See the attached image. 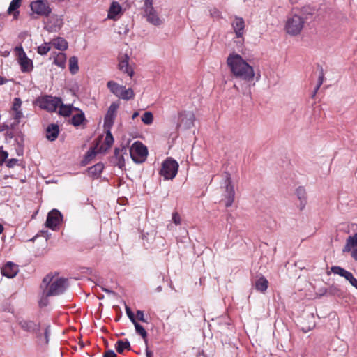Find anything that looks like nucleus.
Listing matches in <instances>:
<instances>
[{
  "instance_id": "nucleus-1",
  "label": "nucleus",
  "mask_w": 357,
  "mask_h": 357,
  "mask_svg": "<svg viewBox=\"0 0 357 357\" xmlns=\"http://www.w3.org/2000/svg\"><path fill=\"white\" fill-rule=\"evenodd\" d=\"M227 63L236 77L246 82H251L254 79L253 68L239 54L236 53L229 54L227 59Z\"/></svg>"
},
{
  "instance_id": "nucleus-2",
  "label": "nucleus",
  "mask_w": 357,
  "mask_h": 357,
  "mask_svg": "<svg viewBox=\"0 0 357 357\" xmlns=\"http://www.w3.org/2000/svg\"><path fill=\"white\" fill-rule=\"evenodd\" d=\"M33 103L42 109L52 112H55L61 103V98L53 97L50 95H44L38 97Z\"/></svg>"
},
{
  "instance_id": "nucleus-3",
  "label": "nucleus",
  "mask_w": 357,
  "mask_h": 357,
  "mask_svg": "<svg viewBox=\"0 0 357 357\" xmlns=\"http://www.w3.org/2000/svg\"><path fill=\"white\" fill-rule=\"evenodd\" d=\"M305 24V20L298 15H294L287 18L284 29L286 32L291 36L300 34Z\"/></svg>"
},
{
  "instance_id": "nucleus-4",
  "label": "nucleus",
  "mask_w": 357,
  "mask_h": 357,
  "mask_svg": "<svg viewBox=\"0 0 357 357\" xmlns=\"http://www.w3.org/2000/svg\"><path fill=\"white\" fill-rule=\"evenodd\" d=\"M130 154L132 160L135 163L141 164L146 160L148 149L142 142L137 141L131 146Z\"/></svg>"
},
{
  "instance_id": "nucleus-5",
  "label": "nucleus",
  "mask_w": 357,
  "mask_h": 357,
  "mask_svg": "<svg viewBox=\"0 0 357 357\" xmlns=\"http://www.w3.org/2000/svg\"><path fill=\"white\" fill-rule=\"evenodd\" d=\"M178 169V162L174 159L169 157L162 162V167L159 173L165 179H172L177 174Z\"/></svg>"
},
{
  "instance_id": "nucleus-6",
  "label": "nucleus",
  "mask_w": 357,
  "mask_h": 357,
  "mask_svg": "<svg viewBox=\"0 0 357 357\" xmlns=\"http://www.w3.org/2000/svg\"><path fill=\"white\" fill-rule=\"evenodd\" d=\"M68 286V280L66 278H60L52 282L47 289L44 290V294L46 297H50L63 294Z\"/></svg>"
},
{
  "instance_id": "nucleus-7",
  "label": "nucleus",
  "mask_w": 357,
  "mask_h": 357,
  "mask_svg": "<svg viewBox=\"0 0 357 357\" xmlns=\"http://www.w3.org/2000/svg\"><path fill=\"white\" fill-rule=\"evenodd\" d=\"M195 114L190 111H182L178 113L177 129L188 130L194 126Z\"/></svg>"
},
{
  "instance_id": "nucleus-8",
  "label": "nucleus",
  "mask_w": 357,
  "mask_h": 357,
  "mask_svg": "<svg viewBox=\"0 0 357 357\" xmlns=\"http://www.w3.org/2000/svg\"><path fill=\"white\" fill-rule=\"evenodd\" d=\"M144 13L149 23L155 26H159L162 23V20L159 17L157 11L153 6V0H145Z\"/></svg>"
},
{
  "instance_id": "nucleus-9",
  "label": "nucleus",
  "mask_w": 357,
  "mask_h": 357,
  "mask_svg": "<svg viewBox=\"0 0 357 357\" xmlns=\"http://www.w3.org/2000/svg\"><path fill=\"white\" fill-rule=\"evenodd\" d=\"M19 325L22 330L34 334L38 340H42L43 336L39 323L32 320L22 319L19 321Z\"/></svg>"
},
{
  "instance_id": "nucleus-10",
  "label": "nucleus",
  "mask_w": 357,
  "mask_h": 357,
  "mask_svg": "<svg viewBox=\"0 0 357 357\" xmlns=\"http://www.w3.org/2000/svg\"><path fill=\"white\" fill-rule=\"evenodd\" d=\"M230 20L232 29L234 30L236 38L239 39V43L243 44L244 42V34L245 32V24L244 20L238 16L230 17Z\"/></svg>"
},
{
  "instance_id": "nucleus-11",
  "label": "nucleus",
  "mask_w": 357,
  "mask_h": 357,
  "mask_svg": "<svg viewBox=\"0 0 357 357\" xmlns=\"http://www.w3.org/2000/svg\"><path fill=\"white\" fill-rule=\"evenodd\" d=\"M15 50L18 51V59L21 70L23 73L31 72L33 68L32 61L26 56V54L22 47H17Z\"/></svg>"
},
{
  "instance_id": "nucleus-12",
  "label": "nucleus",
  "mask_w": 357,
  "mask_h": 357,
  "mask_svg": "<svg viewBox=\"0 0 357 357\" xmlns=\"http://www.w3.org/2000/svg\"><path fill=\"white\" fill-rule=\"evenodd\" d=\"M62 214L57 209H53L47 216L45 226L51 229H54L62 221Z\"/></svg>"
},
{
  "instance_id": "nucleus-13",
  "label": "nucleus",
  "mask_w": 357,
  "mask_h": 357,
  "mask_svg": "<svg viewBox=\"0 0 357 357\" xmlns=\"http://www.w3.org/2000/svg\"><path fill=\"white\" fill-rule=\"evenodd\" d=\"M31 10L38 15L48 17L52 9L43 0H36L31 3Z\"/></svg>"
},
{
  "instance_id": "nucleus-14",
  "label": "nucleus",
  "mask_w": 357,
  "mask_h": 357,
  "mask_svg": "<svg viewBox=\"0 0 357 357\" xmlns=\"http://www.w3.org/2000/svg\"><path fill=\"white\" fill-rule=\"evenodd\" d=\"M331 271L334 274L339 275L340 276L344 278L349 282L351 285L357 289V279L351 272L338 266H332L331 268Z\"/></svg>"
},
{
  "instance_id": "nucleus-15",
  "label": "nucleus",
  "mask_w": 357,
  "mask_h": 357,
  "mask_svg": "<svg viewBox=\"0 0 357 357\" xmlns=\"http://www.w3.org/2000/svg\"><path fill=\"white\" fill-rule=\"evenodd\" d=\"M342 251L349 252L351 257L357 261V233L348 237Z\"/></svg>"
},
{
  "instance_id": "nucleus-16",
  "label": "nucleus",
  "mask_w": 357,
  "mask_h": 357,
  "mask_svg": "<svg viewBox=\"0 0 357 357\" xmlns=\"http://www.w3.org/2000/svg\"><path fill=\"white\" fill-rule=\"evenodd\" d=\"M49 18L45 25V29L48 32H56L63 25V19L57 15L48 16Z\"/></svg>"
},
{
  "instance_id": "nucleus-17",
  "label": "nucleus",
  "mask_w": 357,
  "mask_h": 357,
  "mask_svg": "<svg viewBox=\"0 0 357 357\" xmlns=\"http://www.w3.org/2000/svg\"><path fill=\"white\" fill-rule=\"evenodd\" d=\"M119 107V105L116 102H112L110 105L104 119V127L105 128L110 129L112 127L116 117V112Z\"/></svg>"
},
{
  "instance_id": "nucleus-18",
  "label": "nucleus",
  "mask_w": 357,
  "mask_h": 357,
  "mask_svg": "<svg viewBox=\"0 0 357 357\" xmlns=\"http://www.w3.org/2000/svg\"><path fill=\"white\" fill-rule=\"evenodd\" d=\"M225 183H227L225 194V206L227 207L231 206L234 200L235 191L234 187L231 183V178L229 176H226Z\"/></svg>"
},
{
  "instance_id": "nucleus-19",
  "label": "nucleus",
  "mask_w": 357,
  "mask_h": 357,
  "mask_svg": "<svg viewBox=\"0 0 357 357\" xmlns=\"http://www.w3.org/2000/svg\"><path fill=\"white\" fill-rule=\"evenodd\" d=\"M127 149L125 146L121 149L115 148L114 152V156L112 158V162L115 166H118L120 169H123L125 167V160L123 153H126Z\"/></svg>"
},
{
  "instance_id": "nucleus-20",
  "label": "nucleus",
  "mask_w": 357,
  "mask_h": 357,
  "mask_svg": "<svg viewBox=\"0 0 357 357\" xmlns=\"http://www.w3.org/2000/svg\"><path fill=\"white\" fill-rule=\"evenodd\" d=\"M18 266L13 262L8 261L1 268V274L8 278H14L18 273Z\"/></svg>"
},
{
  "instance_id": "nucleus-21",
  "label": "nucleus",
  "mask_w": 357,
  "mask_h": 357,
  "mask_svg": "<svg viewBox=\"0 0 357 357\" xmlns=\"http://www.w3.org/2000/svg\"><path fill=\"white\" fill-rule=\"evenodd\" d=\"M59 133V128L57 124L51 123L46 128V137L49 141H55Z\"/></svg>"
},
{
  "instance_id": "nucleus-22",
  "label": "nucleus",
  "mask_w": 357,
  "mask_h": 357,
  "mask_svg": "<svg viewBox=\"0 0 357 357\" xmlns=\"http://www.w3.org/2000/svg\"><path fill=\"white\" fill-rule=\"evenodd\" d=\"M107 130L106 132L105 139L104 142V144L101 145L98 149V152L105 153L106 152L113 144L114 143V137L110 131V129L107 128Z\"/></svg>"
},
{
  "instance_id": "nucleus-23",
  "label": "nucleus",
  "mask_w": 357,
  "mask_h": 357,
  "mask_svg": "<svg viewBox=\"0 0 357 357\" xmlns=\"http://www.w3.org/2000/svg\"><path fill=\"white\" fill-rule=\"evenodd\" d=\"M129 56L126 54L124 58L119 61V68L120 70L123 72L124 73L128 74L130 77H132L134 74L133 70L129 66Z\"/></svg>"
},
{
  "instance_id": "nucleus-24",
  "label": "nucleus",
  "mask_w": 357,
  "mask_h": 357,
  "mask_svg": "<svg viewBox=\"0 0 357 357\" xmlns=\"http://www.w3.org/2000/svg\"><path fill=\"white\" fill-rule=\"evenodd\" d=\"M268 287V281L263 275H261L255 282V287L256 290L261 293H265L267 290Z\"/></svg>"
},
{
  "instance_id": "nucleus-25",
  "label": "nucleus",
  "mask_w": 357,
  "mask_h": 357,
  "mask_svg": "<svg viewBox=\"0 0 357 357\" xmlns=\"http://www.w3.org/2000/svg\"><path fill=\"white\" fill-rule=\"evenodd\" d=\"M122 8L118 2L114 1L111 3L109 11L108 18L115 20L116 16L121 13Z\"/></svg>"
},
{
  "instance_id": "nucleus-26",
  "label": "nucleus",
  "mask_w": 357,
  "mask_h": 357,
  "mask_svg": "<svg viewBox=\"0 0 357 357\" xmlns=\"http://www.w3.org/2000/svg\"><path fill=\"white\" fill-rule=\"evenodd\" d=\"M104 169V165L102 162H98L95 165L88 169V173L90 176L93 178H98L102 173Z\"/></svg>"
},
{
  "instance_id": "nucleus-27",
  "label": "nucleus",
  "mask_w": 357,
  "mask_h": 357,
  "mask_svg": "<svg viewBox=\"0 0 357 357\" xmlns=\"http://www.w3.org/2000/svg\"><path fill=\"white\" fill-rule=\"evenodd\" d=\"M107 88L116 96L120 98L123 86H121L114 81H109L107 84Z\"/></svg>"
},
{
  "instance_id": "nucleus-28",
  "label": "nucleus",
  "mask_w": 357,
  "mask_h": 357,
  "mask_svg": "<svg viewBox=\"0 0 357 357\" xmlns=\"http://www.w3.org/2000/svg\"><path fill=\"white\" fill-rule=\"evenodd\" d=\"M115 348L116 351L120 354H123L125 349L128 351L131 350V346L128 340H126L125 341L121 340H118L116 343Z\"/></svg>"
},
{
  "instance_id": "nucleus-29",
  "label": "nucleus",
  "mask_w": 357,
  "mask_h": 357,
  "mask_svg": "<svg viewBox=\"0 0 357 357\" xmlns=\"http://www.w3.org/2000/svg\"><path fill=\"white\" fill-rule=\"evenodd\" d=\"M22 0H12L8 9V13H13L14 18H17L19 15L17 9L20 8Z\"/></svg>"
},
{
  "instance_id": "nucleus-30",
  "label": "nucleus",
  "mask_w": 357,
  "mask_h": 357,
  "mask_svg": "<svg viewBox=\"0 0 357 357\" xmlns=\"http://www.w3.org/2000/svg\"><path fill=\"white\" fill-rule=\"evenodd\" d=\"M296 195L298 198L300 199V209L303 210L306 205V192L304 188L299 187L296 190Z\"/></svg>"
},
{
  "instance_id": "nucleus-31",
  "label": "nucleus",
  "mask_w": 357,
  "mask_h": 357,
  "mask_svg": "<svg viewBox=\"0 0 357 357\" xmlns=\"http://www.w3.org/2000/svg\"><path fill=\"white\" fill-rule=\"evenodd\" d=\"M52 44L59 50L64 51L68 48V42L61 37L54 39Z\"/></svg>"
},
{
  "instance_id": "nucleus-32",
  "label": "nucleus",
  "mask_w": 357,
  "mask_h": 357,
  "mask_svg": "<svg viewBox=\"0 0 357 357\" xmlns=\"http://www.w3.org/2000/svg\"><path fill=\"white\" fill-rule=\"evenodd\" d=\"M85 115L84 113L82 111H80L79 114H77L74 116H73L70 123L72 125H73L75 127L79 126L84 121Z\"/></svg>"
},
{
  "instance_id": "nucleus-33",
  "label": "nucleus",
  "mask_w": 357,
  "mask_h": 357,
  "mask_svg": "<svg viewBox=\"0 0 357 357\" xmlns=\"http://www.w3.org/2000/svg\"><path fill=\"white\" fill-rule=\"evenodd\" d=\"M132 324L135 326L136 333L137 334H139V335H141V337L144 340L145 344H148V340H147L148 334H147V332L145 330V328L141 324H139L137 321H135V322H133Z\"/></svg>"
},
{
  "instance_id": "nucleus-34",
  "label": "nucleus",
  "mask_w": 357,
  "mask_h": 357,
  "mask_svg": "<svg viewBox=\"0 0 357 357\" xmlns=\"http://www.w3.org/2000/svg\"><path fill=\"white\" fill-rule=\"evenodd\" d=\"M98 146V142L96 144L95 147L90 148V149L86 152L84 160H82V163L84 165L88 164L96 155L98 152L96 151L95 149Z\"/></svg>"
},
{
  "instance_id": "nucleus-35",
  "label": "nucleus",
  "mask_w": 357,
  "mask_h": 357,
  "mask_svg": "<svg viewBox=\"0 0 357 357\" xmlns=\"http://www.w3.org/2000/svg\"><path fill=\"white\" fill-rule=\"evenodd\" d=\"M69 70L72 75L76 74L79 70L78 59L73 56L69 59Z\"/></svg>"
},
{
  "instance_id": "nucleus-36",
  "label": "nucleus",
  "mask_w": 357,
  "mask_h": 357,
  "mask_svg": "<svg viewBox=\"0 0 357 357\" xmlns=\"http://www.w3.org/2000/svg\"><path fill=\"white\" fill-rule=\"evenodd\" d=\"M59 114L61 116L67 117L69 116L73 111V105H64L62 102L60 103Z\"/></svg>"
},
{
  "instance_id": "nucleus-37",
  "label": "nucleus",
  "mask_w": 357,
  "mask_h": 357,
  "mask_svg": "<svg viewBox=\"0 0 357 357\" xmlns=\"http://www.w3.org/2000/svg\"><path fill=\"white\" fill-rule=\"evenodd\" d=\"M135 93L133 90L131 88L126 89L123 86V88L121 91V94H120V98L123 100H129L134 98Z\"/></svg>"
},
{
  "instance_id": "nucleus-38",
  "label": "nucleus",
  "mask_w": 357,
  "mask_h": 357,
  "mask_svg": "<svg viewBox=\"0 0 357 357\" xmlns=\"http://www.w3.org/2000/svg\"><path fill=\"white\" fill-rule=\"evenodd\" d=\"M66 61V55L64 53L60 52L54 58V63L61 68L65 67V63Z\"/></svg>"
},
{
  "instance_id": "nucleus-39",
  "label": "nucleus",
  "mask_w": 357,
  "mask_h": 357,
  "mask_svg": "<svg viewBox=\"0 0 357 357\" xmlns=\"http://www.w3.org/2000/svg\"><path fill=\"white\" fill-rule=\"evenodd\" d=\"M142 122L146 125H150L153 121V115L151 112H146L142 116Z\"/></svg>"
},
{
  "instance_id": "nucleus-40",
  "label": "nucleus",
  "mask_w": 357,
  "mask_h": 357,
  "mask_svg": "<svg viewBox=\"0 0 357 357\" xmlns=\"http://www.w3.org/2000/svg\"><path fill=\"white\" fill-rule=\"evenodd\" d=\"M50 333V326L47 325L45 328L43 334L42 333L43 339H42V340H39V342L45 345L48 344Z\"/></svg>"
},
{
  "instance_id": "nucleus-41",
  "label": "nucleus",
  "mask_w": 357,
  "mask_h": 357,
  "mask_svg": "<svg viewBox=\"0 0 357 357\" xmlns=\"http://www.w3.org/2000/svg\"><path fill=\"white\" fill-rule=\"evenodd\" d=\"M324 79V73L323 68H321V70H320L319 75L318 83H317V86H316V88L314 89V91L313 94H312V98L315 96V95H316L317 92L318 91L319 89L320 88V86L323 84Z\"/></svg>"
},
{
  "instance_id": "nucleus-42",
  "label": "nucleus",
  "mask_w": 357,
  "mask_h": 357,
  "mask_svg": "<svg viewBox=\"0 0 357 357\" xmlns=\"http://www.w3.org/2000/svg\"><path fill=\"white\" fill-rule=\"evenodd\" d=\"M53 280V276H51L50 274L47 275L43 280L41 287L44 285L45 289H47V287L50 286Z\"/></svg>"
},
{
  "instance_id": "nucleus-43",
  "label": "nucleus",
  "mask_w": 357,
  "mask_h": 357,
  "mask_svg": "<svg viewBox=\"0 0 357 357\" xmlns=\"http://www.w3.org/2000/svg\"><path fill=\"white\" fill-rule=\"evenodd\" d=\"M50 50V47L45 43L38 47V53L40 55H45Z\"/></svg>"
},
{
  "instance_id": "nucleus-44",
  "label": "nucleus",
  "mask_w": 357,
  "mask_h": 357,
  "mask_svg": "<svg viewBox=\"0 0 357 357\" xmlns=\"http://www.w3.org/2000/svg\"><path fill=\"white\" fill-rule=\"evenodd\" d=\"M22 105V100L20 98H15L13 100V104L12 107V109L13 111L20 110V108Z\"/></svg>"
},
{
  "instance_id": "nucleus-45",
  "label": "nucleus",
  "mask_w": 357,
  "mask_h": 357,
  "mask_svg": "<svg viewBox=\"0 0 357 357\" xmlns=\"http://www.w3.org/2000/svg\"><path fill=\"white\" fill-rule=\"evenodd\" d=\"M126 314H127L128 318L131 321V322L132 323L135 322L136 318H135V314L132 312V311L131 310L130 307L126 306Z\"/></svg>"
},
{
  "instance_id": "nucleus-46",
  "label": "nucleus",
  "mask_w": 357,
  "mask_h": 357,
  "mask_svg": "<svg viewBox=\"0 0 357 357\" xmlns=\"http://www.w3.org/2000/svg\"><path fill=\"white\" fill-rule=\"evenodd\" d=\"M8 156V152L0 149V165H1L6 161Z\"/></svg>"
},
{
  "instance_id": "nucleus-47",
  "label": "nucleus",
  "mask_w": 357,
  "mask_h": 357,
  "mask_svg": "<svg viewBox=\"0 0 357 357\" xmlns=\"http://www.w3.org/2000/svg\"><path fill=\"white\" fill-rule=\"evenodd\" d=\"M136 319L142 322H147V320L144 318V312L142 310H137L136 314Z\"/></svg>"
},
{
  "instance_id": "nucleus-48",
  "label": "nucleus",
  "mask_w": 357,
  "mask_h": 357,
  "mask_svg": "<svg viewBox=\"0 0 357 357\" xmlns=\"http://www.w3.org/2000/svg\"><path fill=\"white\" fill-rule=\"evenodd\" d=\"M172 220L176 225L181 224V217L177 212H174L172 214Z\"/></svg>"
},
{
  "instance_id": "nucleus-49",
  "label": "nucleus",
  "mask_w": 357,
  "mask_h": 357,
  "mask_svg": "<svg viewBox=\"0 0 357 357\" xmlns=\"http://www.w3.org/2000/svg\"><path fill=\"white\" fill-rule=\"evenodd\" d=\"M18 160L15 158H12L6 161V166L9 168L13 167L15 165L17 164Z\"/></svg>"
},
{
  "instance_id": "nucleus-50",
  "label": "nucleus",
  "mask_w": 357,
  "mask_h": 357,
  "mask_svg": "<svg viewBox=\"0 0 357 357\" xmlns=\"http://www.w3.org/2000/svg\"><path fill=\"white\" fill-rule=\"evenodd\" d=\"M14 112L15 114L13 116V119L15 120L16 123H19L20 119L22 117V112L20 109Z\"/></svg>"
},
{
  "instance_id": "nucleus-51",
  "label": "nucleus",
  "mask_w": 357,
  "mask_h": 357,
  "mask_svg": "<svg viewBox=\"0 0 357 357\" xmlns=\"http://www.w3.org/2000/svg\"><path fill=\"white\" fill-rule=\"evenodd\" d=\"M210 13H211V15L213 18H220V12L217 10L216 8H213V9H211L210 10Z\"/></svg>"
},
{
  "instance_id": "nucleus-52",
  "label": "nucleus",
  "mask_w": 357,
  "mask_h": 357,
  "mask_svg": "<svg viewBox=\"0 0 357 357\" xmlns=\"http://www.w3.org/2000/svg\"><path fill=\"white\" fill-rule=\"evenodd\" d=\"M103 357H117L113 350L109 349L104 353Z\"/></svg>"
},
{
  "instance_id": "nucleus-53",
  "label": "nucleus",
  "mask_w": 357,
  "mask_h": 357,
  "mask_svg": "<svg viewBox=\"0 0 357 357\" xmlns=\"http://www.w3.org/2000/svg\"><path fill=\"white\" fill-rule=\"evenodd\" d=\"M47 298L48 297H46L45 295L43 294V296L41 298V300L40 301V303H39L40 307L47 306V304H48Z\"/></svg>"
},
{
  "instance_id": "nucleus-54",
  "label": "nucleus",
  "mask_w": 357,
  "mask_h": 357,
  "mask_svg": "<svg viewBox=\"0 0 357 357\" xmlns=\"http://www.w3.org/2000/svg\"><path fill=\"white\" fill-rule=\"evenodd\" d=\"M10 128V126L6 123L0 125V132L7 130Z\"/></svg>"
},
{
  "instance_id": "nucleus-55",
  "label": "nucleus",
  "mask_w": 357,
  "mask_h": 357,
  "mask_svg": "<svg viewBox=\"0 0 357 357\" xmlns=\"http://www.w3.org/2000/svg\"><path fill=\"white\" fill-rule=\"evenodd\" d=\"M146 357H153V352L151 350L149 349L148 344H146Z\"/></svg>"
},
{
  "instance_id": "nucleus-56",
  "label": "nucleus",
  "mask_w": 357,
  "mask_h": 357,
  "mask_svg": "<svg viewBox=\"0 0 357 357\" xmlns=\"http://www.w3.org/2000/svg\"><path fill=\"white\" fill-rule=\"evenodd\" d=\"M8 82L7 79L0 76V85L4 84Z\"/></svg>"
},
{
  "instance_id": "nucleus-57",
  "label": "nucleus",
  "mask_w": 357,
  "mask_h": 357,
  "mask_svg": "<svg viewBox=\"0 0 357 357\" xmlns=\"http://www.w3.org/2000/svg\"><path fill=\"white\" fill-rule=\"evenodd\" d=\"M6 137L12 139L14 137V135H13V133L12 132L7 131L6 133Z\"/></svg>"
},
{
  "instance_id": "nucleus-58",
  "label": "nucleus",
  "mask_w": 357,
  "mask_h": 357,
  "mask_svg": "<svg viewBox=\"0 0 357 357\" xmlns=\"http://www.w3.org/2000/svg\"><path fill=\"white\" fill-rule=\"evenodd\" d=\"M102 289L104 291H105V292H107V293H108V294H114V291H113L109 290V289H106V288H103V287H102Z\"/></svg>"
},
{
  "instance_id": "nucleus-59",
  "label": "nucleus",
  "mask_w": 357,
  "mask_h": 357,
  "mask_svg": "<svg viewBox=\"0 0 357 357\" xmlns=\"http://www.w3.org/2000/svg\"><path fill=\"white\" fill-rule=\"evenodd\" d=\"M139 116V112H135L132 116V119H135V118H137V116Z\"/></svg>"
},
{
  "instance_id": "nucleus-60",
  "label": "nucleus",
  "mask_w": 357,
  "mask_h": 357,
  "mask_svg": "<svg viewBox=\"0 0 357 357\" xmlns=\"http://www.w3.org/2000/svg\"><path fill=\"white\" fill-rule=\"evenodd\" d=\"M3 226L1 224H0V234L3 232Z\"/></svg>"
},
{
  "instance_id": "nucleus-61",
  "label": "nucleus",
  "mask_w": 357,
  "mask_h": 357,
  "mask_svg": "<svg viewBox=\"0 0 357 357\" xmlns=\"http://www.w3.org/2000/svg\"><path fill=\"white\" fill-rule=\"evenodd\" d=\"M17 124V123H16V122H15V123L11 124V126H10V128H12V129H13V128H14V127H15Z\"/></svg>"
},
{
  "instance_id": "nucleus-62",
  "label": "nucleus",
  "mask_w": 357,
  "mask_h": 357,
  "mask_svg": "<svg viewBox=\"0 0 357 357\" xmlns=\"http://www.w3.org/2000/svg\"><path fill=\"white\" fill-rule=\"evenodd\" d=\"M73 109L75 110V111H79V112L81 111L79 108L74 107L73 106Z\"/></svg>"
},
{
  "instance_id": "nucleus-63",
  "label": "nucleus",
  "mask_w": 357,
  "mask_h": 357,
  "mask_svg": "<svg viewBox=\"0 0 357 357\" xmlns=\"http://www.w3.org/2000/svg\"><path fill=\"white\" fill-rule=\"evenodd\" d=\"M157 290H158V291H160V290H161V287H160V286H159V287L157 288Z\"/></svg>"
},
{
  "instance_id": "nucleus-64",
  "label": "nucleus",
  "mask_w": 357,
  "mask_h": 357,
  "mask_svg": "<svg viewBox=\"0 0 357 357\" xmlns=\"http://www.w3.org/2000/svg\"><path fill=\"white\" fill-rule=\"evenodd\" d=\"M41 233L46 234V233H47V231H41Z\"/></svg>"
}]
</instances>
